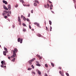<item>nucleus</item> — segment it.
Masks as SVG:
<instances>
[{
	"label": "nucleus",
	"instance_id": "f257e3e1",
	"mask_svg": "<svg viewBox=\"0 0 76 76\" xmlns=\"http://www.w3.org/2000/svg\"><path fill=\"white\" fill-rule=\"evenodd\" d=\"M18 51V49L16 48H15L14 49V50L13 51V54L12 56H11V58H14L15 57V56H16V53H17Z\"/></svg>",
	"mask_w": 76,
	"mask_h": 76
},
{
	"label": "nucleus",
	"instance_id": "f03ea898",
	"mask_svg": "<svg viewBox=\"0 0 76 76\" xmlns=\"http://www.w3.org/2000/svg\"><path fill=\"white\" fill-rule=\"evenodd\" d=\"M34 60H35V58H33L30 61H28V63L30 65L32 64V61H34Z\"/></svg>",
	"mask_w": 76,
	"mask_h": 76
},
{
	"label": "nucleus",
	"instance_id": "7ed1b4c3",
	"mask_svg": "<svg viewBox=\"0 0 76 76\" xmlns=\"http://www.w3.org/2000/svg\"><path fill=\"white\" fill-rule=\"evenodd\" d=\"M18 20L20 23H21V19L20 17H18Z\"/></svg>",
	"mask_w": 76,
	"mask_h": 76
},
{
	"label": "nucleus",
	"instance_id": "20e7f679",
	"mask_svg": "<svg viewBox=\"0 0 76 76\" xmlns=\"http://www.w3.org/2000/svg\"><path fill=\"white\" fill-rule=\"evenodd\" d=\"M8 9L9 10H10L11 9V7L10 6V5H9L8 6Z\"/></svg>",
	"mask_w": 76,
	"mask_h": 76
},
{
	"label": "nucleus",
	"instance_id": "39448f33",
	"mask_svg": "<svg viewBox=\"0 0 76 76\" xmlns=\"http://www.w3.org/2000/svg\"><path fill=\"white\" fill-rule=\"evenodd\" d=\"M4 9L6 10H8V8H7L5 6H4Z\"/></svg>",
	"mask_w": 76,
	"mask_h": 76
},
{
	"label": "nucleus",
	"instance_id": "423d86ee",
	"mask_svg": "<svg viewBox=\"0 0 76 76\" xmlns=\"http://www.w3.org/2000/svg\"><path fill=\"white\" fill-rule=\"evenodd\" d=\"M37 36H38V37H41V34L38 33L37 34Z\"/></svg>",
	"mask_w": 76,
	"mask_h": 76
},
{
	"label": "nucleus",
	"instance_id": "0eeeda50",
	"mask_svg": "<svg viewBox=\"0 0 76 76\" xmlns=\"http://www.w3.org/2000/svg\"><path fill=\"white\" fill-rule=\"evenodd\" d=\"M38 74H39L40 75H41V72L40 71L38 70Z\"/></svg>",
	"mask_w": 76,
	"mask_h": 76
},
{
	"label": "nucleus",
	"instance_id": "6e6552de",
	"mask_svg": "<svg viewBox=\"0 0 76 76\" xmlns=\"http://www.w3.org/2000/svg\"><path fill=\"white\" fill-rule=\"evenodd\" d=\"M20 2H22V4L24 3V1L23 0H20Z\"/></svg>",
	"mask_w": 76,
	"mask_h": 76
},
{
	"label": "nucleus",
	"instance_id": "1a4fd4ad",
	"mask_svg": "<svg viewBox=\"0 0 76 76\" xmlns=\"http://www.w3.org/2000/svg\"><path fill=\"white\" fill-rule=\"evenodd\" d=\"M3 54L4 56H6V53H5V51L3 52Z\"/></svg>",
	"mask_w": 76,
	"mask_h": 76
},
{
	"label": "nucleus",
	"instance_id": "9d476101",
	"mask_svg": "<svg viewBox=\"0 0 76 76\" xmlns=\"http://www.w3.org/2000/svg\"><path fill=\"white\" fill-rule=\"evenodd\" d=\"M21 39V38H19L18 39V42H19L20 41Z\"/></svg>",
	"mask_w": 76,
	"mask_h": 76
},
{
	"label": "nucleus",
	"instance_id": "9b49d317",
	"mask_svg": "<svg viewBox=\"0 0 76 76\" xmlns=\"http://www.w3.org/2000/svg\"><path fill=\"white\" fill-rule=\"evenodd\" d=\"M15 59H16L15 58L13 59L12 60V61H13V62H15Z\"/></svg>",
	"mask_w": 76,
	"mask_h": 76
},
{
	"label": "nucleus",
	"instance_id": "f8f14e48",
	"mask_svg": "<svg viewBox=\"0 0 76 76\" xmlns=\"http://www.w3.org/2000/svg\"><path fill=\"white\" fill-rule=\"evenodd\" d=\"M49 24L50 25H51V23H52V22H51V21L50 20H49Z\"/></svg>",
	"mask_w": 76,
	"mask_h": 76
},
{
	"label": "nucleus",
	"instance_id": "ddd939ff",
	"mask_svg": "<svg viewBox=\"0 0 76 76\" xmlns=\"http://www.w3.org/2000/svg\"><path fill=\"white\" fill-rule=\"evenodd\" d=\"M34 6H37V4H36V3L34 2Z\"/></svg>",
	"mask_w": 76,
	"mask_h": 76
},
{
	"label": "nucleus",
	"instance_id": "4468645a",
	"mask_svg": "<svg viewBox=\"0 0 76 76\" xmlns=\"http://www.w3.org/2000/svg\"><path fill=\"white\" fill-rule=\"evenodd\" d=\"M36 66H41V65L39 64H36Z\"/></svg>",
	"mask_w": 76,
	"mask_h": 76
},
{
	"label": "nucleus",
	"instance_id": "2eb2a0df",
	"mask_svg": "<svg viewBox=\"0 0 76 76\" xmlns=\"http://www.w3.org/2000/svg\"><path fill=\"white\" fill-rule=\"evenodd\" d=\"M51 65L53 67H54V65L53 63H51Z\"/></svg>",
	"mask_w": 76,
	"mask_h": 76
},
{
	"label": "nucleus",
	"instance_id": "dca6fc26",
	"mask_svg": "<svg viewBox=\"0 0 76 76\" xmlns=\"http://www.w3.org/2000/svg\"><path fill=\"white\" fill-rule=\"evenodd\" d=\"M23 25L24 26H26V24L24 23H23Z\"/></svg>",
	"mask_w": 76,
	"mask_h": 76
},
{
	"label": "nucleus",
	"instance_id": "f3484780",
	"mask_svg": "<svg viewBox=\"0 0 76 76\" xmlns=\"http://www.w3.org/2000/svg\"><path fill=\"white\" fill-rule=\"evenodd\" d=\"M35 2H36V3H38V4H39V2H38V1L37 0H35Z\"/></svg>",
	"mask_w": 76,
	"mask_h": 76
},
{
	"label": "nucleus",
	"instance_id": "a211bd4d",
	"mask_svg": "<svg viewBox=\"0 0 76 76\" xmlns=\"http://www.w3.org/2000/svg\"><path fill=\"white\" fill-rule=\"evenodd\" d=\"M22 41H23V39L22 38L21 39V40H20V43L21 44H22Z\"/></svg>",
	"mask_w": 76,
	"mask_h": 76
},
{
	"label": "nucleus",
	"instance_id": "6ab92c4d",
	"mask_svg": "<svg viewBox=\"0 0 76 76\" xmlns=\"http://www.w3.org/2000/svg\"><path fill=\"white\" fill-rule=\"evenodd\" d=\"M23 20H24V21H26V18H25V17H24L23 18Z\"/></svg>",
	"mask_w": 76,
	"mask_h": 76
},
{
	"label": "nucleus",
	"instance_id": "aec40b11",
	"mask_svg": "<svg viewBox=\"0 0 76 76\" xmlns=\"http://www.w3.org/2000/svg\"><path fill=\"white\" fill-rule=\"evenodd\" d=\"M66 76H69V73H68L66 72Z\"/></svg>",
	"mask_w": 76,
	"mask_h": 76
},
{
	"label": "nucleus",
	"instance_id": "412c9836",
	"mask_svg": "<svg viewBox=\"0 0 76 76\" xmlns=\"http://www.w3.org/2000/svg\"><path fill=\"white\" fill-rule=\"evenodd\" d=\"M37 25L38 27H39V23H37Z\"/></svg>",
	"mask_w": 76,
	"mask_h": 76
},
{
	"label": "nucleus",
	"instance_id": "4be33fe9",
	"mask_svg": "<svg viewBox=\"0 0 76 76\" xmlns=\"http://www.w3.org/2000/svg\"><path fill=\"white\" fill-rule=\"evenodd\" d=\"M3 65V64H2V65H1V67H4V66Z\"/></svg>",
	"mask_w": 76,
	"mask_h": 76
},
{
	"label": "nucleus",
	"instance_id": "5701e85b",
	"mask_svg": "<svg viewBox=\"0 0 76 76\" xmlns=\"http://www.w3.org/2000/svg\"><path fill=\"white\" fill-rule=\"evenodd\" d=\"M45 66L46 67H48V65H47V64H45Z\"/></svg>",
	"mask_w": 76,
	"mask_h": 76
},
{
	"label": "nucleus",
	"instance_id": "b1692460",
	"mask_svg": "<svg viewBox=\"0 0 76 76\" xmlns=\"http://www.w3.org/2000/svg\"><path fill=\"white\" fill-rule=\"evenodd\" d=\"M31 69H32L31 68H28V70H31Z\"/></svg>",
	"mask_w": 76,
	"mask_h": 76
},
{
	"label": "nucleus",
	"instance_id": "393cba45",
	"mask_svg": "<svg viewBox=\"0 0 76 76\" xmlns=\"http://www.w3.org/2000/svg\"><path fill=\"white\" fill-rule=\"evenodd\" d=\"M44 76H48V75H47V74L45 73V75Z\"/></svg>",
	"mask_w": 76,
	"mask_h": 76
},
{
	"label": "nucleus",
	"instance_id": "a878e982",
	"mask_svg": "<svg viewBox=\"0 0 76 76\" xmlns=\"http://www.w3.org/2000/svg\"><path fill=\"white\" fill-rule=\"evenodd\" d=\"M6 15V14L4 13H2V15H3V16H5Z\"/></svg>",
	"mask_w": 76,
	"mask_h": 76
},
{
	"label": "nucleus",
	"instance_id": "bb28decb",
	"mask_svg": "<svg viewBox=\"0 0 76 76\" xmlns=\"http://www.w3.org/2000/svg\"><path fill=\"white\" fill-rule=\"evenodd\" d=\"M4 18H5V19H7V16H4Z\"/></svg>",
	"mask_w": 76,
	"mask_h": 76
},
{
	"label": "nucleus",
	"instance_id": "cd10ccee",
	"mask_svg": "<svg viewBox=\"0 0 76 76\" xmlns=\"http://www.w3.org/2000/svg\"><path fill=\"white\" fill-rule=\"evenodd\" d=\"M4 50H5V51H7V49L6 48H4Z\"/></svg>",
	"mask_w": 76,
	"mask_h": 76
},
{
	"label": "nucleus",
	"instance_id": "c85d7f7f",
	"mask_svg": "<svg viewBox=\"0 0 76 76\" xmlns=\"http://www.w3.org/2000/svg\"><path fill=\"white\" fill-rule=\"evenodd\" d=\"M59 73L60 74V75H61V74H62V72H61V71H59Z\"/></svg>",
	"mask_w": 76,
	"mask_h": 76
},
{
	"label": "nucleus",
	"instance_id": "c756f323",
	"mask_svg": "<svg viewBox=\"0 0 76 76\" xmlns=\"http://www.w3.org/2000/svg\"><path fill=\"white\" fill-rule=\"evenodd\" d=\"M32 73H33V74H34V75H35V72L33 71L32 72Z\"/></svg>",
	"mask_w": 76,
	"mask_h": 76
},
{
	"label": "nucleus",
	"instance_id": "7c9ffc66",
	"mask_svg": "<svg viewBox=\"0 0 76 76\" xmlns=\"http://www.w3.org/2000/svg\"><path fill=\"white\" fill-rule=\"evenodd\" d=\"M31 67H32L33 69H34V66H33V65H31Z\"/></svg>",
	"mask_w": 76,
	"mask_h": 76
},
{
	"label": "nucleus",
	"instance_id": "2f4dec72",
	"mask_svg": "<svg viewBox=\"0 0 76 76\" xmlns=\"http://www.w3.org/2000/svg\"><path fill=\"white\" fill-rule=\"evenodd\" d=\"M47 6V8H48V7H49V4H48Z\"/></svg>",
	"mask_w": 76,
	"mask_h": 76
},
{
	"label": "nucleus",
	"instance_id": "473e14b6",
	"mask_svg": "<svg viewBox=\"0 0 76 76\" xmlns=\"http://www.w3.org/2000/svg\"><path fill=\"white\" fill-rule=\"evenodd\" d=\"M7 16H10V15H9V13H8L7 14Z\"/></svg>",
	"mask_w": 76,
	"mask_h": 76
},
{
	"label": "nucleus",
	"instance_id": "72a5a7b5",
	"mask_svg": "<svg viewBox=\"0 0 76 76\" xmlns=\"http://www.w3.org/2000/svg\"><path fill=\"white\" fill-rule=\"evenodd\" d=\"M23 31L24 32L26 31V29H25V28H24L23 29Z\"/></svg>",
	"mask_w": 76,
	"mask_h": 76
},
{
	"label": "nucleus",
	"instance_id": "f704fd0d",
	"mask_svg": "<svg viewBox=\"0 0 76 76\" xmlns=\"http://www.w3.org/2000/svg\"><path fill=\"white\" fill-rule=\"evenodd\" d=\"M46 30L48 31V28H47V27L46 26Z\"/></svg>",
	"mask_w": 76,
	"mask_h": 76
},
{
	"label": "nucleus",
	"instance_id": "c9c22d12",
	"mask_svg": "<svg viewBox=\"0 0 76 76\" xmlns=\"http://www.w3.org/2000/svg\"><path fill=\"white\" fill-rule=\"evenodd\" d=\"M37 56L38 57V58H39V57H40V56L39 55H37Z\"/></svg>",
	"mask_w": 76,
	"mask_h": 76
},
{
	"label": "nucleus",
	"instance_id": "e433bc0d",
	"mask_svg": "<svg viewBox=\"0 0 76 76\" xmlns=\"http://www.w3.org/2000/svg\"><path fill=\"white\" fill-rule=\"evenodd\" d=\"M61 75H62V76H64V73H62L61 74Z\"/></svg>",
	"mask_w": 76,
	"mask_h": 76
},
{
	"label": "nucleus",
	"instance_id": "4c0bfd02",
	"mask_svg": "<svg viewBox=\"0 0 76 76\" xmlns=\"http://www.w3.org/2000/svg\"><path fill=\"white\" fill-rule=\"evenodd\" d=\"M58 69H60L61 70V67L59 66L58 67Z\"/></svg>",
	"mask_w": 76,
	"mask_h": 76
},
{
	"label": "nucleus",
	"instance_id": "58836bf2",
	"mask_svg": "<svg viewBox=\"0 0 76 76\" xmlns=\"http://www.w3.org/2000/svg\"><path fill=\"white\" fill-rule=\"evenodd\" d=\"M29 29H31V25H29Z\"/></svg>",
	"mask_w": 76,
	"mask_h": 76
},
{
	"label": "nucleus",
	"instance_id": "ea45409f",
	"mask_svg": "<svg viewBox=\"0 0 76 76\" xmlns=\"http://www.w3.org/2000/svg\"><path fill=\"white\" fill-rule=\"evenodd\" d=\"M6 1H5L4 0L3 1V3H5Z\"/></svg>",
	"mask_w": 76,
	"mask_h": 76
},
{
	"label": "nucleus",
	"instance_id": "a19ab883",
	"mask_svg": "<svg viewBox=\"0 0 76 76\" xmlns=\"http://www.w3.org/2000/svg\"><path fill=\"white\" fill-rule=\"evenodd\" d=\"M27 21H28V22H29V19L28 18H27Z\"/></svg>",
	"mask_w": 76,
	"mask_h": 76
},
{
	"label": "nucleus",
	"instance_id": "79ce46f5",
	"mask_svg": "<svg viewBox=\"0 0 76 76\" xmlns=\"http://www.w3.org/2000/svg\"><path fill=\"white\" fill-rule=\"evenodd\" d=\"M9 13H10V14H12V12H11L10 11H9Z\"/></svg>",
	"mask_w": 76,
	"mask_h": 76
},
{
	"label": "nucleus",
	"instance_id": "37998d69",
	"mask_svg": "<svg viewBox=\"0 0 76 76\" xmlns=\"http://www.w3.org/2000/svg\"><path fill=\"white\" fill-rule=\"evenodd\" d=\"M39 58V59H40V60H41V59H42V57L40 56Z\"/></svg>",
	"mask_w": 76,
	"mask_h": 76
},
{
	"label": "nucleus",
	"instance_id": "c03bdc74",
	"mask_svg": "<svg viewBox=\"0 0 76 76\" xmlns=\"http://www.w3.org/2000/svg\"><path fill=\"white\" fill-rule=\"evenodd\" d=\"M3 65H6V64L5 63V62H4V63L3 64Z\"/></svg>",
	"mask_w": 76,
	"mask_h": 76
},
{
	"label": "nucleus",
	"instance_id": "a18cd8bd",
	"mask_svg": "<svg viewBox=\"0 0 76 76\" xmlns=\"http://www.w3.org/2000/svg\"><path fill=\"white\" fill-rule=\"evenodd\" d=\"M1 64H3V63H4V62H3V61H1Z\"/></svg>",
	"mask_w": 76,
	"mask_h": 76
},
{
	"label": "nucleus",
	"instance_id": "49530a36",
	"mask_svg": "<svg viewBox=\"0 0 76 76\" xmlns=\"http://www.w3.org/2000/svg\"><path fill=\"white\" fill-rule=\"evenodd\" d=\"M33 11H34V10H31V13H33Z\"/></svg>",
	"mask_w": 76,
	"mask_h": 76
},
{
	"label": "nucleus",
	"instance_id": "de8ad7c7",
	"mask_svg": "<svg viewBox=\"0 0 76 76\" xmlns=\"http://www.w3.org/2000/svg\"><path fill=\"white\" fill-rule=\"evenodd\" d=\"M5 52L6 53H8V51L7 50H6V51Z\"/></svg>",
	"mask_w": 76,
	"mask_h": 76
},
{
	"label": "nucleus",
	"instance_id": "09e8293b",
	"mask_svg": "<svg viewBox=\"0 0 76 76\" xmlns=\"http://www.w3.org/2000/svg\"><path fill=\"white\" fill-rule=\"evenodd\" d=\"M28 17H30V13H28Z\"/></svg>",
	"mask_w": 76,
	"mask_h": 76
},
{
	"label": "nucleus",
	"instance_id": "8fccbe9b",
	"mask_svg": "<svg viewBox=\"0 0 76 76\" xmlns=\"http://www.w3.org/2000/svg\"><path fill=\"white\" fill-rule=\"evenodd\" d=\"M5 3V4H7V2L6 1Z\"/></svg>",
	"mask_w": 76,
	"mask_h": 76
},
{
	"label": "nucleus",
	"instance_id": "3c124183",
	"mask_svg": "<svg viewBox=\"0 0 76 76\" xmlns=\"http://www.w3.org/2000/svg\"><path fill=\"white\" fill-rule=\"evenodd\" d=\"M15 26H14V25L12 26L13 28H15Z\"/></svg>",
	"mask_w": 76,
	"mask_h": 76
},
{
	"label": "nucleus",
	"instance_id": "603ef678",
	"mask_svg": "<svg viewBox=\"0 0 76 76\" xmlns=\"http://www.w3.org/2000/svg\"><path fill=\"white\" fill-rule=\"evenodd\" d=\"M23 15H21V19H22V18H23Z\"/></svg>",
	"mask_w": 76,
	"mask_h": 76
},
{
	"label": "nucleus",
	"instance_id": "864d4df0",
	"mask_svg": "<svg viewBox=\"0 0 76 76\" xmlns=\"http://www.w3.org/2000/svg\"><path fill=\"white\" fill-rule=\"evenodd\" d=\"M50 7H53V6L52 4H51L50 5Z\"/></svg>",
	"mask_w": 76,
	"mask_h": 76
},
{
	"label": "nucleus",
	"instance_id": "5fc2aeb1",
	"mask_svg": "<svg viewBox=\"0 0 76 76\" xmlns=\"http://www.w3.org/2000/svg\"><path fill=\"white\" fill-rule=\"evenodd\" d=\"M15 7H18V5H16L15 6Z\"/></svg>",
	"mask_w": 76,
	"mask_h": 76
},
{
	"label": "nucleus",
	"instance_id": "6e6d98bb",
	"mask_svg": "<svg viewBox=\"0 0 76 76\" xmlns=\"http://www.w3.org/2000/svg\"><path fill=\"white\" fill-rule=\"evenodd\" d=\"M53 9V8H52L51 7H50V10H52V9Z\"/></svg>",
	"mask_w": 76,
	"mask_h": 76
},
{
	"label": "nucleus",
	"instance_id": "4d7b16f0",
	"mask_svg": "<svg viewBox=\"0 0 76 76\" xmlns=\"http://www.w3.org/2000/svg\"><path fill=\"white\" fill-rule=\"evenodd\" d=\"M38 23H34V25H37Z\"/></svg>",
	"mask_w": 76,
	"mask_h": 76
},
{
	"label": "nucleus",
	"instance_id": "13d9d810",
	"mask_svg": "<svg viewBox=\"0 0 76 76\" xmlns=\"http://www.w3.org/2000/svg\"><path fill=\"white\" fill-rule=\"evenodd\" d=\"M73 1H74V3L75 4V0H73Z\"/></svg>",
	"mask_w": 76,
	"mask_h": 76
},
{
	"label": "nucleus",
	"instance_id": "bf43d9fd",
	"mask_svg": "<svg viewBox=\"0 0 76 76\" xmlns=\"http://www.w3.org/2000/svg\"><path fill=\"white\" fill-rule=\"evenodd\" d=\"M10 57H8V59H10Z\"/></svg>",
	"mask_w": 76,
	"mask_h": 76
},
{
	"label": "nucleus",
	"instance_id": "052dcab7",
	"mask_svg": "<svg viewBox=\"0 0 76 76\" xmlns=\"http://www.w3.org/2000/svg\"><path fill=\"white\" fill-rule=\"evenodd\" d=\"M50 29H52V27L51 26H50Z\"/></svg>",
	"mask_w": 76,
	"mask_h": 76
},
{
	"label": "nucleus",
	"instance_id": "680f3d73",
	"mask_svg": "<svg viewBox=\"0 0 76 76\" xmlns=\"http://www.w3.org/2000/svg\"><path fill=\"white\" fill-rule=\"evenodd\" d=\"M51 12H52V13H54V12L53 11H51Z\"/></svg>",
	"mask_w": 76,
	"mask_h": 76
},
{
	"label": "nucleus",
	"instance_id": "e2e57ef3",
	"mask_svg": "<svg viewBox=\"0 0 76 76\" xmlns=\"http://www.w3.org/2000/svg\"><path fill=\"white\" fill-rule=\"evenodd\" d=\"M5 13H6H6H8V12H7V11H6V12H5Z\"/></svg>",
	"mask_w": 76,
	"mask_h": 76
},
{
	"label": "nucleus",
	"instance_id": "0e129e2a",
	"mask_svg": "<svg viewBox=\"0 0 76 76\" xmlns=\"http://www.w3.org/2000/svg\"><path fill=\"white\" fill-rule=\"evenodd\" d=\"M6 10H5L4 11V12H5V13H6Z\"/></svg>",
	"mask_w": 76,
	"mask_h": 76
},
{
	"label": "nucleus",
	"instance_id": "69168bd1",
	"mask_svg": "<svg viewBox=\"0 0 76 76\" xmlns=\"http://www.w3.org/2000/svg\"><path fill=\"white\" fill-rule=\"evenodd\" d=\"M31 30L33 31H34V29H31Z\"/></svg>",
	"mask_w": 76,
	"mask_h": 76
},
{
	"label": "nucleus",
	"instance_id": "338daca9",
	"mask_svg": "<svg viewBox=\"0 0 76 76\" xmlns=\"http://www.w3.org/2000/svg\"><path fill=\"white\" fill-rule=\"evenodd\" d=\"M49 2L50 3H52L50 1H49Z\"/></svg>",
	"mask_w": 76,
	"mask_h": 76
},
{
	"label": "nucleus",
	"instance_id": "774afa93",
	"mask_svg": "<svg viewBox=\"0 0 76 76\" xmlns=\"http://www.w3.org/2000/svg\"><path fill=\"white\" fill-rule=\"evenodd\" d=\"M75 9H76V5H75Z\"/></svg>",
	"mask_w": 76,
	"mask_h": 76
}]
</instances>
